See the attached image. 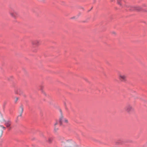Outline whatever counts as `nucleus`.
I'll list each match as a JSON object with an SVG mask.
<instances>
[{
  "label": "nucleus",
  "instance_id": "1",
  "mask_svg": "<svg viewBox=\"0 0 147 147\" xmlns=\"http://www.w3.org/2000/svg\"><path fill=\"white\" fill-rule=\"evenodd\" d=\"M125 111L129 113H131L134 111V109L131 105L128 104L125 108Z\"/></svg>",
  "mask_w": 147,
  "mask_h": 147
},
{
  "label": "nucleus",
  "instance_id": "2",
  "mask_svg": "<svg viewBox=\"0 0 147 147\" xmlns=\"http://www.w3.org/2000/svg\"><path fill=\"white\" fill-rule=\"evenodd\" d=\"M9 13L11 16L14 18L16 17L17 16L18 14L17 11L12 8L10 9Z\"/></svg>",
  "mask_w": 147,
  "mask_h": 147
},
{
  "label": "nucleus",
  "instance_id": "3",
  "mask_svg": "<svg viewBox=\"0 0 147 147\" xmlns=\"http://www.w3.org/2000/svg\"><path fill=\"white\" fill-rule=\"evenodd\" d=\"M1 121L2 123L5 122V124L8 129L9 130H10L11 129V128L10 126L11 124V122L10 120L5 121L4 118H3L1 120Z\"/></svg>",
  "mask_w": 147,
  "mask_h": 147
},
{
  "label": "nucleus",
  "instance_id": "4",
  "mask_svg": "<svg viewBox=\"0 0 147 147\" xmlns=\"http://www.w3.org/2000/svg\"><path fill=\"white\" fill-rule=\"evenodd\" d=\"M64 144L65 146L70 147L75 146V143L71 140H68L65 141Z\"/></svg>",
  "mask_w": 147,
  "mask_h": 147
},
{
  "label": "nucleus",
  "instance_id": "5",
  "mask_svg": "<svg viewBox=\"0 0 147 147\" xmlns=\"http://www.w3.org/2000/svg\"><path fill=\"white\" fill-rule=\"evenodd\" d=\"M118 77L119 79L122 81H125L126 80V75L120 72L118 73Z\"/></svg>",
  "mask_w": 147,
  "mask_h": 147
},
{
  "label": "nucleus",
  "instance_id": "6",
  "mask_svg": "<svg viewBox=\"0 0 147 147\" xmlns=\"http://www.w3.org/2000/svg\"><path fill=\"white\" fill-rule=\"evenodd\" d=\"M59 122L60 125H62L63 123H68V121L67 119L64 118L63 115H61L59 119Z\"/></svg>",
  "mask_w": 147,
  "mask_h": 147
},
{
  "label": "nucleus",
  "instance_id": "7",
  "mask_svg": "<svg viewBox=\"0 0 147 147\" xmlns=\"http://www.w3.org/2000/svg\"><path fill=\"white\" fill-rule=\"evenodd\" d=\"M32 43L33 45L38 46L40 45V41L38 40H35L33 41Z\"/></svg>",
  "mask_w": 147,
  "mask_h": 147
},
{
  "label": "nucleus",
  "instance_id": "8",
  "mask_svg": "<svg viewBox=\"0 0 147 147\" xmlns=\"http://www.w3.org/2000/svg\"><path fill=\"white\" fill-rule=\"evenodd\" d=\"M24 108L23 106H21L19 109L20 115L18 116L21 117L22 116V113L23 111Z\"/></svg>",
  "mask_w": 147,
  "mask_h": 147
},
{
  "label": "nucleus",
  "instance_id": "9",
  "mask_svg": "<svg viewBox=\"0 0 147 147\" xmlns=\"http://www.w3.org/2000/svg\"><path fill=\"white\" fill-rule=\"evenodd\" d=\"M123 141L122 140H117L115 142L116 145H121L123 144Z\"/></svg>",
  "mask_w": 147,
  "mask_h": 147
},
{
  "label": "nucleus",
  "instance_id": "10",
  "mask_svg": "<svg viewBox=\"0 0 147 147\" xmlns=\"http://www.w3.org/2000/svg\"><path fill=\"white\" fill-rule=\"evenodd\" d=\"M59 140L61 142L63 143H64L66 141L64 138L61 136H60L59 137Z\"/></svg>",
  "mask_w": 147,
  "mask_h": 147
},
{
  "label": "nucleus",
  "instance_id": "11",
  "mask_svg": "<svg viewBox=\"0 0 147 147\" xmlns=\"http://www.w3.org/2000/svg\"><path fill=\"white\" fill-rule=\"evenodd\" d=\"M121 1H122L121 0H117V2H118V4L120 5H121V4H122Z\"/></svg>",
  "mask_w": 147,
  "mask_h": 147
},
{
  "label": "nucleus",
  "instance_id": "12",
  "mask_svg": "<svg viewBox=\"0 0 147 147\" xmlns=\"http://www.w3.org/2000/svg\"><path fill=\"white\" fill-rule=\"evenodd\" d=\"M135 9L136 10H139L140 9V8L139 7H134Z\"/></svg>",
  "mask_w": 147,
  "mask_h": 147
},
{
  "label": "nucleus",
  "instance_id": "13",
  "mask_svg": "<svg viewBox=\"0 0 147 147\" xmlns=\"http://www.w3.org/2000/svg\"><path fill=\"white\" fill-rule=\"evenodd\" d=\"M3 131L2 130H0V138H1L3 134Z\"/></svg>",
  "mask_w": 147,
  "mask_h": 147
},
{
  "label": "nucleus",
  "instance_id": "14",
  "mask_svg": "<svg viewBox=\"0 0 147 147\" xmlns=\"http://www.w3.org/2000/svg\"><path fill=\"white\" fill-rule=\"evenodd\" d=\"M18 97H16L15 98V102H16L18 100Z\"/></svg>",
  "mask_w": 147,
  "mask_h": 147
},
{
  "label": "nucleus",
  "instance_id": "15",
  "mask_svg": "<svg viewBox=\"0 0 147 147\" xmlns=\"http://www.w3.org/2000/svg\"><path fill=\"white\" fill-rule=\"evenodd\" d=\"M52 140H53V139H52V138H49V139L48 142H49L50 143V142H52Z\"/></svg>",
  "mask_w": 147,
  "mask_h": 147
},
{
  "label": "nucleus",
  "instance_id": "16",
  "mask_svg": "<svg viewBox=\"0 0 147 147\" xmlns=\"http://www.w3.org/2000/svg\"><path fill=\"white\" fill-rule=\"evenodd\" d=\"M0 126L3 129L5 130L6 129V127L3 125H0Z\"/></svg>",
  "mask_w": 147,
  "mask_h": 147
},
{
  "label": "nucleus",
  "instance_id": "17",
  "mask_svg": "<svg viewBox=\"0 0 147 147\" xmlns=\"http://www.w3.org/2000/svg\"><path fill=\"white\" fill-rule=\"evenodd\" d=\"M58 130V128H56L55 127V129H54V130L55 131H56L57 130Z\"/></svg>",
  "mask_w": 147,
  "mask_h": 147
},
{
  "label": "nucleus",
  "instance_id": "18",
  "mask_svg": "<svg viewBox=\"0 0 147 147\" xmlns=\"http://www.w3.org/2000/svg\"><path fill=\"white\" fill-rule=\"evenodd\" d=\"M58 124V122H56V123L54 125L55 126L56 125H57Z\"/></svg>",
  "mask_w": 147,
  "mask_h": 147
},
{
  "label": "nucleus",
  "instance_id": "19",
  "mask_svg": "<svg viewBox=\"0 0 147 147\" xmlns=\"http://www.w3.org/2000/svg\"><path fill=\"white\" fill-rule=\"evenodd\" d=\"M114 1V0H111V1L112 2H113V1Z\"/></svg>",
  "mask_w": 147,
  "mask_h": 147
},
{
  "label": "nucleus",
  "instance_id": "20",
  "mask_svg": "<svg viewBox=\"0 0 147 147\" xmlns=\"http://www.w3.org/2000/svg\"><path fill=\"white\" fill-rule=\"evenodd\" d=\"M113 33H114V34H115V32H113Z\"/></svg>",
  "mask_w": 147,
  "mask_h": 147
}]
</instances>
